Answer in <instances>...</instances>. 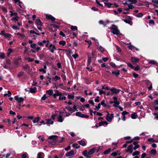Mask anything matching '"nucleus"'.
<instances>
[{"label":"nucleus","mask_w":158,"mask_h":158,"mask_svg":"<svg viewBox=\"0 0 158 158\" xmlns=\"http://www.w3.org/2000/svg\"><path fill=\"white\" fill-rule=\"evenodd\" d=\"M5 57L4 54L2 53H1L0 55V58L1 59H4Z\"/></svg>","instance_id":"nucleus-46"},{"label":"nucleus","mask_w":158,"mask_h":158,"mask_svg":"<svg viewBox=\"0 0 158 158\" xmlns=\"http://www.w3.org/2000/svg\"><path fill=\"white\" fill-rule=\"evenodd\" d=\"M127 65L130 67L131 69H134V66L130 63H127Z\"/></svg>","instance_id":"nucleus-43"},{"label":"nucleus","mask_w":158,"mask_h":158,"mask_svg":"<svg viewBox=\"0 0 158 158\" xmlns=\"http://www.w3.org/2000/svg\"><path fill=\"white\" fill-rule=\"evenodd\" d=\"M135 71H138L139 70L140 67L139 66H137L135 67H134L133 69Z\"/></svg>","instance_id":"nucleus-47"},{"label":"nucleus","mask_w":158,"mask_h":158,"mask_svg":"<svg viewBox=\"0 0 158 158\" xmlns=\"http://www.w3.org/2000/svg\"><path fill=\"white\" fill-rule=\"evenodd\" d=\"M99 49L102 52H103L105 50L104 48L101 46H100Z\"/></svg>","instance_id":"nucleus-53"},{"label":"nucleus","mask_w":158,"mask_h":158,"mask_svg":"<svg viewBox=\"0 0 158 158\" xmlns=\"http://www.w3.org/2000/svg\"><path fill=\"white\" fill-rule=\"evenodd\" d=\"M110 66H111L113 68H114L116 67L115 64L113 62L110 63Z\"/></svg>","instance_id":"nucleus-49"},{"label":"nucleus","mask_w":158,"mask_h":158,"mask_svg":"<svg viewBox=\"0 0 158 158\" xmlns=\"http://www.w3.org/2000/svg\"><path fill=\"white\" fill-rule=\"evenodd\" d=\"M36 44H33L31 45V47L33 49L36 48Z\"/></svg>","instance_id":"nucleus-40"},{"label":"nucleus","mask_w":158,"mask_h":158,"mask_svg":"<svg viewBox=\"0 0 158 158\" xmlns=\"http://www.w3.org/2000/svg\"><path fill=\"white\" fill-rule=\"evenodd\" d=\"M111 31L112 33L115 35L118 34L119 32L118 30L117 27L114 25H113L112 27L110 28Z\"/></svg>","instance_id":"nucleus-1"},{"label":"nucleus","mask_w":158,"mask_h":158,"mask_svg":"<svg viewBox=\"0 0 158 158\" xmlns=\"http://www.w3.org/2000/svg\"><path fill=\"white\" fill-rule=\"evenodd\" d=\"M59 44L63 46H64L65 44V42L64 41H61L59 42Z\"/></svg>","instance_id":"nucleus-39"},{"label":"nucleus","mask_w":158,"mask_h":158,"mask_svg":"<svg viewBox=\"0 0 158 158\" xmlns=\"http://www.w3.org/2000/svg\"><path fill=\"white\" fill-rule=\"evenodd\" d=\"M71 29L73 31H75L77 30V27L76 26H72L71 27Z\"/></svg>","instance_id":"nucleus-33"},{"label":"nucleus","mask_w":158,"mask_h":158,"mask_svg":"<svg viewBox=\"0 0 158 158\" xmlns=\"http://www.w3.org/2000/svg\"><path fill=\"white\" fill-rule=\"evenodd\" d=\"M46 123L47 124H52L53 123V121H52L51 119H48L46 120Z\"/></svg>","instance_id":"nucleus-16"},{"label":"nucleus","mask_w":158,"mask_h":158,"mask_svg":"<svg viewBox=\"0 0 158 158\" xmlns=\"http://www.w3.org/2000/svg\"><path fill=\"white\" fill-rule=\"evenodd\" d=\"M151 153L153 154H155L156 153V150L155 149H152L151 151Z\"/></svg>","instance_id":"nucleus-37"},{"label":"nucleus","mask_w":158,"mask_h":158,"mask_svg":"<svg viewBox=\"0 0 158 158\" xmlns=\"http://www.w3.org/2000/svg\"><path fill=\"white\" fill-rule=\"evenodd\" d=\"M76 115L77 116L85 118H88L89 117V116L88 115L82 114L80 112H77L76 113Z\"/></svg>","instance_id":"nucleus-4"},{"label":"nucleus","mask_w":158,"mask_h":158,"mask_svg":"<svg viewBox=\"0 0 158 158\" xmlns=\"http://www.w3.org/2000/svg\"><path fill=\"white\" fill-rule=\"evenodd\" d=\"M131 61L134 63H137L139 61V59L136 57H132L131 58Z\"/></svg>","instance_id":"nucleus-6"},{"label":"nucleus","mask_w":158,"mask_h":158,"mask_svg":"<svg viewBox=\"0 0 158 158\" xmlns=\"http://www.w3.org/2000/svg\"><path fill=\"white\" fill-rule=\"evenodd\" d=\"M11 35L8 34V33H5V34H4V37L6 38H10L11 36Z\"/></svg>","instance_id":"nucleus-31"},{"label":"nucleus","mask_w":158,"mask_h":158,"mask_svg":"<svg viewBox=\"0 0 158 158\" xmlns=\"http://www.w3.org/2000/svg\"><path fill=\"white\" fill-rule=\"evenodd\" d=\"M54 94L57 96H60L61 95L60 93L57 90L56 91Z\"/></svg>","instance_id":"nucleus-44"},{"label":"nucleus","mask_w":158,"mask_h":158,"mask_svg":"<svg viewBox=\"0 0 158 158\" xmlns=\"http://www.w3.org/2000/svg\"><path fill=\"white\" fill-rule=\"evenodd\" d=\"M109 59V58L108 57H103L102 58V60L104 61V62H106L107 60H108Z\"/></svg>","instance_id":"nucleus-51"},{"label":"nucleus","mask_w":158,"mask_h":158,"mask_svg":"<svg viewBox=\"0 0 158 158\" xmlns=\"http://www.w3.org/2000/svg\"><path fill=\"white\" fill-rule=\"evenodd\" d=\"M101 104L100 103H98V106H95V110H98L100 108Z\"/></svg>","instance_id":"nucleus-30"},{"label":"nucleus","mask_w":158,"mask_h":158,"mask_svg":"<svg viewBox=\"0 0 158 158\" xmlns=\"http://www.w3.org/2000/svg\"><path fill=\"white\" fill-rule=\"evenodd\" d=\"M1 8L2 11L4 12L7 13V10L6 8L3 7H1Z\"/></svg>","instance_id":"nucleus-42"},{"label":"nucleus","mask_w":158,"mask_h":158,"mask_svg":"<svg viewBox=\"0 0 158 158\" xmlns=\"http://www.w3.org/2000/svg\"><path fill=\"white\" fill-rule=\"evenodd\" d=\"M44 154L42 152L39 153L37 155V158H43V155Z\"/></svg>","instance_id":"nucleus-22"},{"label":"nucleus","mask_w":158,"mask_h":158,"mask_svg":"<svg viewBox=\"0 0 158 158\" xmlns=\"http://www.w3.org/2000/svg\"><path fill=\"white\" fill-rule=\"evenodd\" d=\"M146 153H143L141 156V157L140 158H144L146 156Z\"/></svg>","instance_id":"nucleus-63"},{"label":"nucleus","mask_w":158,"mask_h":158,"mask_svg":"<svg viewBox=\"0 0 158 158\" xmlns=\"http://www.w3.org/2000/svg\"><path fill=\"white\" fill-rule=\"evenodd\" d=\"M128 1L129 2H131L132 3H135L137 2L136 0H128Z\"/></svg>","instance_id":"nucleus-60"},{"label":"nucleus","mask_w":158,"mask_h":158,"mask_svg":"<svg viewBox=\"0 0 158 158\" xmlns=\"http://www.w3.org/2000/svg\"><path fill=\"white\" fill-rule=\"evenodd\" d=\"M110 90L111 92V94L112 95L114 94H117L119 93L120 91L119 89H117L116 88H114L110 89Z\"/></svg>","instance_id":"nucleus-5"},{"label":"nucleus","mask_w":158,"mask_h":158,"mask_svg":"<svg viewBox=\"0 0 158 158\" xmlns=\"http://www.w3.org/2000/svg\"><path fill=\"white\" fill-rule=\"evenodd\" d=\"M152 2L158 4V0H152Z\"/></svg>","instance_id":"nucleus-64"},{"label":"nucleus","mask_w":158,"mask_h":158,"mask_svg":"<svg viewBox=\"0 0 158 158\" xmlns=\"http://www.w3.org/2000/svg\"><path fill=\"white\" fill-rule=\"evenodd\" d=\"M78 143L82 146L85 145L86 143L85 141L83 140H81L78 142Z\"/></svg>","instance_id":"nucleus-20"},{"label":"nucleus","mask_w":158,"mask_h":158,"mask_svg":"<svg viewBox=\"0 0 158 158\" xmlns=\"http://www.w3.org/2000/svg\"><path fill=\"white\" fill-rule=\"evenodd\" d=\"M58 121L62 122H63L62 116L61 115H59L58 117Z\"/></svg>","instance_id":"nucleus-21"},{"label":"nucleus","mask_w":158,"mask_h":158,"mask_svg":"<svg viewBox=\"0 0 158 158\" xmlns=\"http://www.w3.org/2000/svg\"><path fill=\"white\" fill-rule=\"evenodd\" d=\"M66 97H65V96H62V95H61L59 97V99L60 100H65L66 99Z\"/></svg>","instance_id":"nucleus-41"},{"label":"nucleus","mask_w":158,"mask_h":158,"mask_svg":"<svg viewBox=\"0 0 158 158\" xmlns=\"http://www.w3.org/2000/svg\"><path fill=\"white\" fill-rule=\"evenodd\" d=\"M49 47V49L50 51L51 52L53 53L54 52V49H56L55 46L54 45H52V44H51L50 45Z\"/></svg>","instance_id":"nucleus-11"},{"label":"nucleus","mask_w":158,"mask_h":158,"mask_svg":"<svg viewBox=\"0 0 158 158\" xmlns=\"http://www.w3.org/2000/svg\"><path fill=\"white\" fill-rule=\"evenodd\" d=\"M119 70H117L115 71H113L112 73L114 75H115L116 76H118L119 74Z\"/></svg>","instance_id":"nucleus-17"},{"label":"nucleus","mask_w":158,"mask_h":158,"mask_svg":"<svg viewBox=\"0 0 158 158\" xmlns=\"http://www.w3.org/2000/svg\"><path fill=\"white\" fill-rule=\"evenodd\" d=\"M105 5L106 6H107L109 7V8H110L111 7V5H113V4H111L110 3H109V2H108V3H106V2H105L104 3Z\"/></svg>","instance_id":"nucleus-28"},{"label":"nucleus","mask_w":158,"mask_h":158,"mask_svg":"<svg viewBox=\"0 0 158 158\" xmlns=\"http://www.w3.org/2000/svg\"><path fill=\"white\" fill-rule=\"evenodd\" d=\"M91 61V57L90 56H89L88 59V64H90Z\"/></svg>","instance_id":"nucleus-48"},{"label":"nucleus","mask_w":158,"mask_h":158,"mask_svg":"<svg viewBox=\"0 0 158 158\" xmlns=\"http://www.w3.org/2000/svg\"><path fill=\"white\" fill-rule=\"evenodd\" d=\"M83 155L87 157H90V156L89 155V154H88V152H87V150H85L83 152Z\"/></svg>","instance_id":"nucleus-12"},{"label":"nucleus","mask_w":158,"mask_h":158,"mask_svg":"<svg viewBox=\"0 0 158 158\" xmlns=\"http://www.w3.org/2000/svg\"><path fill=\"white\" fill-rule=\"evenodd\" d=\"M74 154V151L73 150H71L69 152H68L66 154V156H70Z\"/></svg>","instance_id":"nucleus-10"},{"label":"nucleus","mask_w":158,"mask_h":158,"mask_svg":"<svg viewBox=\"0 0 158 158\" xmlns=\"http://www.w3.org/2000/svg\"><path fill=\"white\" fill-rule=\"evenodd\" d=\"M46 18L48 19L51 20L53 22L55 20V19L51 15H46Z\"/></svg>","instance_id":"nucleus-7"},{"label":"nucleus","mask_w":158,"mask_h":158,"mask_svg":"<svg viewBox=\"0 0 158 158\" xmlns=\"http://www.w3.org/2000/svg\"><path fill=\"white\" fill-rule=\"evenodd\" d=\"M96 3L98 5L100 6H103L102 4L100 3L98 1L96 0Z\"/></svg>","instance_id":"nucleus-57"},{"label":"nucleus","mask_w":158,"mask_h":158,"mask_svg":"<svg viewBox=\"0 0 158 158\" xmlns=\"http://www.w3.org/2000/svg\"><path fill=\"white\" fill-rule=\"evenodd\" d=\"M128 17L129 19V20L127 19H123V21L124 22H125L126 23H127L128 24H130L131 22V19L130 16H128Z\"/></svg>","instance_id":"nucleus-15"},{"label":"nucleus","mask_w":158,"mask_h":158,"mask_svg":"<svg viewBox=\"0 0 158 158\" xmlns=\"http://www.w3.org/2000/svg\"><path fill=\"white\" fill-rule=\"evenodd\" d=\"M97 89L98 91H99V94L100 95H101L103 94H105V93L103 91H102L100 89Z\"/></svg>","instance_id":"nucleus-34"},{"label":"nucleus","mask_w":158,"mask_h":158,"mask_svg":"<svg viewBox=\"0 0 158 158\" xmlns=\"http://www.w3.org/2000/svg\"><path fill=\"white\" fill-rule=\"evenodd\" d=\"M23 72H21L18 73V77H21L22 76H23Z\"/></svg>","instance_id":"nucleus-50"},{"label":"nucleus","mask_w":158,"mask_h":158,"mask_svg":"<svg viewBox=\"0 0 158 158\" xmlns=\"http://www.w3.org/2000/svg\"><path fill=\"white\" fill-rule=\"evenodd\" d=\"M111 149H109L108 150H107L104 151V154L106 155V154H107L110 153V152Z\"/></svg>","instance_id":"nucleus-32"},{"label":"nucleus","mask_w":158,"mask_h":158,"mask_svg":"<svg viewBox=\"0 0 158 158\" xmlns=\"http://www.w3.org/2000/svg\"><path fill=\"white\" fill-rule=\"evenodd\" d=\"M60 77L58 76H56L55 77V81L57 80H59L60 79Z\"/></svg>","instance_id":"nucleus-62"},{"label":"nucleus","mask_w":158,"mask_h":158,"mask_svg":"<svg viewBox=\"0 0 158 158\" xmlns=\"http://www.w3.org/2000/svg\"><path fill=\"white\" fill-rule=\"evenodd\" d=\"M95 148H93L90 149V150L88 152V154L89 156L93 153L95 150Z\"/></svg>","instance_id":"nucleus-23"},{"label":"nucleus","mask_w":158,"mask_h":158,"mask_svg":"<svg viewBox=\"0 0 158 158\" xmlns=\"http://www.w3.org/2000/svg\"><path fill=\"white\" fill-rule=\"evenodd\" d=\"M18 18H18V17H14V18H12V20H13V21L16 20V21H18Z\"/></svg>","instance_id":"nucleus-55"},{"label":"nucleus","mask_w":158,"mask_h":158,"mask_svg":"<svg viewBox=\"0 0 158 158\" xmlns=\"http://www.w3.org/2000/svg\"><path fill=\"white\" fill-rule=\"evenodd\" d=\"M66 108L68 110H69V111H72V112H73V109L71 107H70V106L66 107Z\"/></svg>","instance_id":"nucleus-38"},{"label":"nucleus","mask_w":158,"mask_h":158,"mask_svg":"<svg viewBox=\"0 0 158 158\" xmlns=\"http://www.w3.org/2000/svg\"><path fill=\"white\" fill-rule=\"evenodd\" d=\"M113 98L114 100V101H113V102H114V103L115 104H117V105H119V102L118 101H117V97H113Z\"/></svg>","instance_id":"nucleus-14"},{"label":"nucleus","mask_w":158,"mask_h":158,"mask_svg":"<svg viewBox=\"0 0 158 158\" xmlns=\"http://www.w3.org/2000/svg\"><path fill=\"white\" fill-rule=\"evenodd\" d=\"M113 115V114H111L109 115V113H108V115L106 117L107 121L109 122H111L112 118H114Z\"/></svg>","instance_id":"nucleus-2"},{"label":"nucleus","mask_w":158,"mask_h":158,"mask_svg":"<svg viewBox=\"0 0 158 158\" xmlns=\"http://www.w3.org/2000/svg\"><path fill=\"white\" fill-rule=\"evenodd\" d=\"M72 56L73 57L74 59L76 58L78 56V55L76 53L75 55H73Z\"/></svg>","instance_id":"nucleus-59"},{"label":"nucleus","mask_w":158,"mask_h":158,"mask_svg":"<svg viewBox=\"0 0 158 158\" xmlns=\"http://www.w3.org/2000/svg\"><path fill=\"white\" fill-rule=\"evenodd\" d=\"M51 26L54 27H55V28H58L59 27V26H58L55 24H52L51 25Z\"/></svg>","instance_id":"nucleus-56"},{"label":"nucleus","mask_w":158,"mask_h":158,"mask_svg":"<svg viewBox=\"0 0 158 158\" xmlns=\"http://www.w3.org/2000/svg\"><path fill=\"white\" fill-rule=\"evenodd\" d=\"M149 24L150 25H154L155 23L153 20H150L149 21Z\"/></svg>","instance_id":"nucleus-52"},{"label":"nucleus","mask_w":158,"mask_h":158,"mask_svg":"<svg viewBox=\"0 0 158 158\" xmlns=\"http://www.w3.org/2000/svg\"><path fill=\"white\" fill-rule=\"evenodd\" d=\"M100 104H101V105L103 106L104 107H106L107 106H108L109 108L110 107L109 106L106 105L105 103V102L104 101H102Z\"/></svg>","instance_id":"nucleus-19"},{"label":"nucleus","mask_w":158,"mask_h":158,"mask_svg":"<svg viewBox=\"0 0 158 158\" xmlns=\"http://www.w3.org/2000/svg\"><path fill=\"white\" fill-rule=\"evenodd\" d=\"M118 151L116 150L114 152H113V153H112L111 154V155L113 156H117V153H118Z\"/></svg>","instance_id":"nucleus-27"},{"label":"nucleus","mask_w":158,"mask_h":158,"mask_svg":"<svg viewBox=\"0 0 158 158\" xmlns=\"http://www.w3.org/2000/svg\"><path fill=\"white\" fill-rule=\"evenodd\" d=\"M139 154V151H136L135 152H134L133 154H132V156H135V155H138Z\"/></svg>","instance_id":"nucleus-36"},{"label":"nucleus","mask_w":158,"mask_h":158,"mask_svg":"<svg viewBox=\"0 0 158 158\" xmlns=\"http://www.w3.org/2000/svg\"><path fill=\"white\" fill-rule=\"evenodd\" d=\"M137 115L135 113L132 114L131 115V117L133 119H135L137 118Z\"/></svg>","instance_id":"nucleus-29"},{"label":"nucleus","mask_w":158,"mask_h":158,"mask_svg":"<svg viewBox=\"0 0 158 158\" xmlns=\"http://www.w3.org/2000/svg\"><path fill=\"white\" fill-rule=\"evenodd\" d=\"M143 16V14L142 13H138L136 15V16L138 17H141Z\"/></svg>","instance_id":"nucleus-45"},{"label":"nucleus","mask_w":158,"mask_h":158,"mask_svg":"<svg viewBox=\"0 0 158 158\" xmlns=\"http://www.w3.org/2000/svg\"><path fill=\"white\" fill-rule=\"evenodd\" d=\"M38 138L40 139H41L42 140V141H44V137L43 136V135H42V136H40L39 137H38Z\"/></svg>","instance_id":"nucleus-54"},{"label":"nucleus","mask_w":158,"mask_h":158,"mask_svg":"<svg viewBox=\"0 0 158 158\" xmlns=\"http://www.w3.org/2000/svg\"><path fill=\"white\" fill-rule=\"evenodd\" d=\"M40 118L39 117H38L36 118H35V119L33 121V122L34 123H37L38 121H39Z\"/></svg>","instance_id":"nucleus-24"},{"label":"nucleus","mask_w":158,"mask_h":158,"mask_svg":"<svg viewBox=\"0 0 158 158\" xmlns=\"http://www.w3.org/2000/svg\"><path fill=\"white\" fill-rule=\"evenodd\" d=\"M133 147V146L132 144L129 145L127 147V149L126 151L127 152H130V153H131L132 152V149Z\"/></svg>","instance_id":"nucleus-9"},{"label":"nucleus","mask_w":158,"mask_h":158,"mask_svg":"<svg viewBox=\"0 0 158 158\" xmlns=\"http://www.w3.org/2000/svg\"><path fill=\"white\" fill-rule=\"evenodd\" d=\"M149 63L150 64H157V62L156 61L154 60H150Z\"/></svg>","instance_id":"nucleus-26"},{"label":"nucleus","mask_w":158,"mask_h":158,"mask_svg":"<svg viewBox=\"0 0 158 158\" xmlns=\"http://www.w3.org/2000/svg\"><path fill=\"white\" fill-rule=\"evenodd\" d=\"M15 99L19 103L22 102L24 100L23 98L19 97L18 96H15Z\"/></svg>","instance_id":"nucleus-3"},{"label":"nucleus","mask_w":158,"mask_h":158,"mask_svg":"<svg viewBox=\"0 0 158 158\" xmlns=\"http://www.w3.org/2000/svg\"><path fill=\"white\" fill-rule=\"evenodd\" d=\"M30 92L31 93H34L36 92V87H35L33 88H30Z\"/></svg>","instance_id":"nucleus-18"},{"label":"nucleus","mask_w":158,"mask_h":158,"mask_svg":"<svg viewBox=\"0 0 158 158\" xmlns=\"http://www.w3.org/2000/svg\"><path fill=\"white\" fill-rule=\"evenodd\" d=\"M47 93L49 95H51L53 94V91L52 90H49L47 91Z\"/></svg>","instance_id":"nucleus-35"},{"label":"nucleus","mask_w":158,"mask_h":158,"mask_svg":"<svg viewBox=\"0 0 158 158\" xmlns=\"http://www.w3.org/2000/svg\"><path fill=\"white\" fill-rule=\"evenodd\" d=\"M148 141L152 142H157V141L152 138H149L148 139Z\"/></svg>","instance_id":"nucleus-25"},{"label":"nucleus","mask_w":158,"mask_h":158,"mask_svg":"<svg viewBox=\"0 0 158 158\" xmlns=\"http://www.w3.org/2000/svg\"><path fill=\"white\" fill-rule=\"evenodd\" d=\"M58 138V136L56 135H53L49 136L48 137L49 139L53 140H56Z\"/></svg>","instance_id":"nucleus-8"},{"label":"nucleus","mask_w":158,"mask_h":158,"mask_svg":"<svg viewBox=\"0 0 158 158\" xmlns=\"http://www.w3.org/2000/svg\"><path fill=\"white\" fill-rule=\"evenodd\" d=\"M40 72H43L44 73H46V71L44 69H40L39 70Z\"/></svg>","instance_id":"nucleus-61"},{"label":"nucleus","mask_w":158,"mask_h":158,"mask_svg":"<svg viewBox=\"0 0 158 158\" xmlns=\"http://www.w3.org/2000/svg\"><path fill=\"white\" fill-rule=\"evenodd\" d=\"M89 103L92 104L93 106H94V102L93 100H89Z\"/></svg>","instance_id":"nucleus-58"},{"label":"nucleus","mask_w":158,"mask_h":158,"mask_svg":"<svg viewBox=\"0 0 158 158\" xmlns=\"http://www.w3.org/2000/svg\"><path fill=\"white\" fill-rule=\"evenodd\" d=\"M35 23L36 24L38 25H39L40 26L42 25V23L39 18H38L36 19Z\"/></svg>","instance_id":"nucleus-13"}]
</instances>
